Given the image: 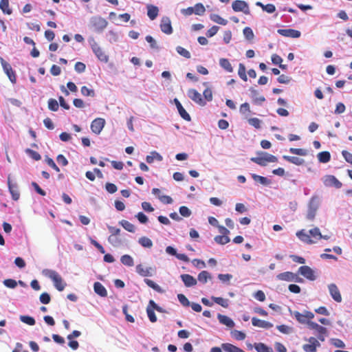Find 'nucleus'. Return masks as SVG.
Segmentation results:
<instances>
[{
  "label": "nucleus",
  "mask_w": 352,
  "mask_h": 352,
  "mask_svg": "<svg viewBox=\"0 0 352 352\" xmlns=\"http://www.w3.org/2000/svg\"><path fill=\"white\" fill-rule=\"evenodd\" d=\"M211 275L208 272L202 271L198 274L197 280L200 283L205 284L207 283L208 280L211 279Z\"/></svg>",
  "instance_id": "31"
},
{
  "label": "nucleus",
  "mask_w": 352,
  "mask_h": 352,
  "mask_svg": "<svg viewBox=\"0 0 352 352\" xmlns=\"http://www.w3.org/2000/svg\"><path fill=\"white\" fill-rule=\"evenodd\" d=\"M232 336L237 340H243L246 338V335L243 331L234 330L232 331Z\"/></svg>",
  "instance_id": "48"
},
{
  "label": "nucleus",
  "mask_w": 352,
  "mask_h": 352,
  "mask_svg": "<svg viewBox=\"0 0 352 352\" xmlns=\"http://www.w3.org/2000/svg\"><path fill=\"white\" fill-rule=\"evenodd\" d=\"M210 19L214 22H215L218 24H220V25H226L228 23L227 20L224 19L223 18H222L221 16H220L218 14H212L210 16Z\"/></svg>",
  "instance_id": "43"
},
{
  "label": "nucleus",
  "mask_w": 352,
  "mask_h": 352,
  "mask_svg": "<svg viewBox=\"0 0 352 352\" xmlns=\"http://www.w3.org/2000/svg\"><path fill=\"white\" fill-rule=\"evenodd\" d=\"M219 65L222 68H223L228 72H233V67L228 59L224 58H220Z\"/></svg>",
  "instance_id": "28"
},
{
  "label": "nucleus",
  "mask_w": 352,
  "mask_h": 352,
  "mask_svg": "<svg viewBox=\"0 0 352 352\" xmlns=\"http://www.w3.org/2000/svg\"><path fill=\"white\" fill-rule=\"evenodd\" d=\"M94 292L99 296L102 297H105L107 296V291L105 287L100 283L96 282L94 285Z\"/></svg>",
  "instance_id": "23"
},
{
  "label": "nucleus",
  "mask_w": 352,
  "mask_h": 352,
  "mask_svg": "<svg viewBox=\"0 0 352 352\" xmlns=\"http://www.w3.org/2000/svg\"><path fill=\"white\" fill-rule=\"evenodd\" d=\"M214 241L221 245H225L230 242V239L227 235H218L214 237Z\"/></svg>",
  "instance_id": "41"
},
{
  "label": "nucleus",
  "mask_w": 352,
  "mask_h": 352,
  "mask_svg": "<svg viewBox=\"0 0 352 352\" xmlns=\"http://www.w3.org/2000/svg\"><path fill=\"white\" fill-rule=\"evenodd\" d=\"M331 344L338 348H344L345 344L342 340L338 338H333L331 340Z\"/></svg>",
  "instance_id": "60"
},
{
  "label": "nucleus",
  "mask_w": 352,
  "mask_h": 352,
  "mask_svg": "<svg viewBox=\"0 0 352 352\" xmlns=\"http://www.w3.org/2000/svg\"><path fill=\"white\" fill-rule=\"evenodd\" d=\"M81 94L84 96H91L94 97L95 96V91L92 89H89L86 86H83L81 87Z\"/></svg>",
  "instance_id": "47"
},
{
  "label": "nucleus",
  "mask_w": 352,
  "mask_h": 352,
  "mask_svg": "<svg viewBox=\"0 0 352 352\" xmlns=\"http://www.w3.org/2000/svg\"><path fill=\"white\" fill-rule=\"evenodd\" d=\"M0 9L6 14H11L12 11L9 6V0H1Z\"/></svg>",
  "instance_id": "30"
},
{
  "label": "nucleus",
  "mask_w": 352,
  "mask_h": 352,
  "mask_svg": "<svg viewBox=\"0 0 352 352\" xmlns=\"http://www.w3.org/2000/svg\"><path fill=\"white\" fill-rule=\"evenodd\" d=\"M294 316L296 319L301 324H305L307 323L308 324V322L309 321H307L306 317L305 316V314H301L298 311H294Z\"/></svg>",
  "instance_id": "46"
},
{
  "label": "nucleus",
  "mask_w": 352,
  "mask_h": 352,
  "mask_svg": "<svg viewBox=\"0 0 352 352\" xmlns=\"http://www.w3.org/2000/svg\"><path fill=\"white\" fill-rule=\"evenodd\" d=\"M180 278L186 287H193L197 285V279L190 274H182Z\"/></svg>",
  "instance_id": "18"
},
{
  "label": "nucleus",
  "mask_w": 352,
  "mask_h": 352,
  "mask_svg": "<svg viewBox=\"0 0 352 352\" xmlns=\"http://www.w3.org/2000/svg\"><path fill=\"white\" fill-rule=\"evenodd\" d=\"M255 349L258 352H272V349L263 343H258L255 344Z\"/></svg>",
  "instance_id": "45"
},
{
  "label": "nucleus",
  "mask_w": 352,
  "mask_h": 352,
  "mask_svg": "<svg viewBox=\"0 0 352 352\" xmlns=\"http://www.w3.org/2000/svg\"><path fill=\"white\" fill-rule=\"evenodd\" d=\"M243 34H244V36L248 39V40H252L254 38V33H253V31L252 30L249 28V27H246L243 29Z\"/></svg>",
  "instance_id": "52"
},
{
  "label": "nucleus",
  "mask_w": 352,
  "mask_h": 352,
  "mask_svg": "<svg viewBox=\"0 0 352 352\" xmlns=\"http://www.w3.org/2000/svg\"><path fill=\"white\" fill-rule=\"evenodd\" d=\"M188 96L197 104L204 106L205 100L202 98L201 95L196 89H190L188 91Z\"/></svg>",
  "instance_id": "11"
},
{
  "label": "nucleus",
  "mask_w": 352,
  "mask_h": 352,
  "mask_svg": "<svg viewBox=\"0 0 352 352\" xmlns=\"http://www.w3.org/2000/svg\"><path fill=\"white\" fill-rule=\"evenodd\" d=\"M139 243L144 248H151L153 246L152 241L146 236L140 238Z\"/></svg>",
  "instance_id": "39"
},
{
  "label": "nucleus",
  "mask_w": 352,
  "mask_h": 352,
  "mask_svg": "<svg viewBox=\"0 0 352 352\" xmlns=\"http://www.w3.org/2000/svg\"><path fill=\"white\" fill-rule=\"evenodd\" d=\"M318 160L321 163H327L331 160V154L329 151H322L317 155Z\"/></svg>",
  "instance_id": "27"
},
{
  "label": "nucleus",
  "mask_w": 352,
  "mask_h": 352,
  "mask_svg": "<svg viewBox=\"0 0 352 352\" xmlns=\"http://www.w3.org/2000/svg\"><path fill=\"white\" fill-rule=\"evenodd\" d=\"M176 50H177V52L179 55H181V56H184V57H185L186 58H190V53L187 50H186L185 48H184V47H182L181 46H177V48H176Z\"/></svg>",
  "instance_id": "49"
},
{
  "label": "nucleus",
  "mask_w": 352,
  "mask_h": 352,
  "mask_svg": "<svg viewBox=\"0 0 352 352\" xmlns=\"http://www.w3.org/2000/svg\"><path fill=\"white\" fill-rule=\"evenodd\" d=\"M160 29L162 32L166 34H171L173 33V27L171 21L168 16H163L160 22Z\"/></svg>",
  "instance_id": "8"
},
{
  "label": "nucleus",
  "mask_w": 352,
  "mask_h": 352,
  "mask_svg": "<svg viewBox=\"0 0 352 352\" xmlns=\"http://www.w3.org/2000/svg\"><path fill=\"white\" fill-rule=\"evenodd\" d=\"M252 325L254 327H258L267 329H270L273 327L272 323L265 321V320H260L256 317H253L252 318Z\"/></svg>",
  "instance_id": "19"
},
{
  "label": "nucleus",
  "mask_w": 352,
  "mask_h": 352,
  "mask_svg": "<svg viewBox=\"0 0 352 352\" xmlns=\"http://www.w3.org/2000/svg\"><path fill=\"white\" fill-rule=\"evenodd\" d=\"M308 325L310 329H314L318 333V339L320 341H324V335L327 333V329L325 327L314 322H309Z\"/></svg>",
  "instance_id": "9"
},
{
  "label": "nucleus",
  "mask_w": 352,
  "mask_h": 352,
  "mask_svg": "<svg viewBox=\"0 0 352 352\" xmlns=\"http://www.w3.org/2000/svg\"><path fill=\"white\" fill-rule=\"evenodd\" d=\"M328 288L330 295L331 296L333 299L337 302H340L342 301V296L336 285L334 283H331L329 285Z\"/></svg>",
  "instance_id": "17"
},
{
  "label": "nucleus",
  "mask_w": 352,
  "mask_h": 352,
  "mask_svg": "<svg viewBox=\"0 0 352 352\" xmlns=\"http://www.w3.org/2000/svg\"><path fill=\"white\" fill-rule=\"evenodd\" d=\"M283 159H285L286 161H287L290 163H292V164L298 165V166L302 165L305 162L303 159L299 158L298 157H294V156L284 155Z\"/></svg>",
  "instance_id": "29"
},
{
  "label": "nucleus",
  "mask_w": 352,
  "mask_h": 352,
  "mask_svg": "<svg viewBox=\"0 0 352 352\" xmlns=\"http://www.w3.org/2000/svg\"><path fill=\"white\" fill-rule=\"evenodd\" d=\"M298 272L309 280H314L316 276L314 270L307 265H302L298 268Z\"/></svg>",
  "instance_id": "12"
},
{
  "label": "nucleus",
  "mask_w": 352,
  "mask_h": 352,
  "mask_svg": "<svg viewBox=\"0 0 352 352\" xmlns=\"http://www.w3.org/2000/svg\"><path fill=\"white\" fill-rule=\"evenodd\" d=\"M221 348L226 352H245L241 348L230 343L222 344Z\"/></svg>",
  "instance_id": "26"
},
{
  "label": "nucleus",
  "mask_w": 352,
  "mask_h": 352,
  "mask_svg": "<svg viewBox=\"0 0 352 352\" xmlns=\"http://www.w3.org/2000/svg\"><path fill=\"white\" fill-rule=\"evenodd\" d=\"M91 47L92 49V51L95 54V55L97 56L98 60H100L102 62L107 63L109 60L108 56L105 54L104 50L99 46V45L95 41H93L91 43Z\"/></svg>",
  "instance_id": "5"
},
{
  "label": "nucleus",
  "mask_w": 352,
  "mask_h": 352,
  "mask_svg": "<svg viewBox=\"0 0 352 352\" xmlns=\"http://www.w3.org/2000/svg\"><path fill=\"white\" fill-rule=\"evenodd\" d=\"M119 223L128 232H135V226L133 224L130 223L126 220H122L119 222Z\"/></svg>",
  "instance_id": "36"
},
{
  "label": "nucleus",
  "mask_w": 352,
  "mask_h": 352,
  "mask_svg": "<svg viewBox=\"0 0 352 352\" xmlns=\"http://www.w3.org/2000/svg\"><path fill=\"white\" fill-rule=\"evenodd\" d=\"M212 300L216 302L217 304L221 305V307L224 308H227L229 305L228 304V300L225 299L222 297H214L212 296Z\"/></svg>",
  "instance_id": "38"
},
{
  "label": "nucleus",
  "mask_w": 352,
  "mask_h": 352,
  "mask_svg": "<svg viewBox=\"0 0 352 352\" xmlns=\"http://www.w3.org/2000/svg\"><path fill=\"white\" fill-rule=\"evenodd\" d=\"M151 268L145 267L144 265L140 264L136 266V272L142 276H148L151 275Z\"/></svg>",
  "instance_id": "25"
},
{
  "label": "nucleus",
  "mask_w": 352,
  "mask_h": 352,
  "mask_svg": "<svg viewBox=\"0 0 352 352\" xmlns=\"http://www.w3.org/2000/svg\"><path fill=\"white\" fill-rule=\"evenodd\" d=\"M159 13V9L157 6L153 5H148L147 6V15L151 20L156 19Z\"/></svg>",
  "instance_id": "24"
},
{
  "label": "nucleus",
  "mask_w": 352,
  "mask_h": 352,
  "mask_svg": "<svg viewBox=\"0 0 352 352\" xmlns=\"http://www.w3.org/2000/svg\"><path fill=\"white\" fill-rule=\"evenodd\" d=\"M92 25L97 30H102L104 29L108 23L106 19L102 18L101 16H94L91 20Z\"/></svg>",
  "instance_id": "14"
},
{
  "label": "nucleus",
  "mask_w": 352,
  "mask_h": 352,
  "mask_svg": "<svg viewBox=\"0 0 352 352\" xmlns=\"http://www.w3.org/2000/svg\"><path fill=\"white\" fill-rule=\"evenodd\" d=\"M105 188L107 191L111 194H113L118 190L117 186L112 183H107L105 185Z\"/></svg>",
  "instance_id": "62"
},
{
  "label": "nucleus",
  "mask_w": 352,
  "mask_h": 352,
  "mask_svg": "<svg viewBox=\"0 0 352 352\" xmlns=\"http://www.w3.org/2000/svg\"><path fill=\"white\" fill-rule=\"evenodd\" d=\"M238 74L239 77L244 81L248 80L247 75H246V68L245 66L243 63H239Z\"/></svg>",
  "instance_id": "40"
},
{
  "label": "nucleus",
  "mask_w": 352,
  "mask_h": 352,
  "mask_svg": "<svg viewBox=\"0 0 352 352\" xmlns=\"http://www.w3.org/2000/svg\"><path fill=\"white\" fill-rule=\"evenodd\" d=\"M177 298L179 301V302L185 306V307H188L190 306V302L189 300H188V298L185 296V295L182 294H179L177 295Z\"/></svg>",
  "instance_id": "54"
},
{
  "label": "nucleus",
  "mask_w": 352,
  "mask_h": 352,
  "mask_svg": "<svg viewBox=\"0 0 352 352\" xmlns=\"http://www.w3.org/2000/svg\"><path fill=\"white\" fill-rule=\"evenodd\" d=\"M0 61L5 73L7 74L10 81L12 82H15L16 76L11 65L1 57H0Z\"/></svg>",
  "instance_id": "10"
},
{
  "label": "nucleus",
  "mask_w": 352,
  "mask_h": 352,
  "mask_svg": "<svg viewBox=\"0 0 352 352\" xmlns=\"http://www.w3.org/2000/svg\"><path fill=\"white\" fill-rule=\"evenodd\" d=\"M43 274L52 279L54 282V287L58 291L61 292L65 289L66 283L63 281L61 276L58 272L52 270H43Z\"/></svg>",
  "instance_id": "2"
},
{
  "label": "nucleus",
  "mask_w": 352,
  "mask_h": 352,
  "mask_svg": "<svg viewBox=\"0 0 352 352\" xmlns=\"http://www.w3.org/2000/svg\"><path fill=\"white\" fill-rule=\"evenodd\" d=\"M296 236L302 242L307 244H313L322 239V234L320 229L315 227L311 229L307 233L302 229L296 232Z\"/></svg>",
  "instance_id": "1"
},
{
  "label": "nucleus",
  "mask_w": 352,
  "mask_h": 352,
  "mask_svg": "<svg viewBox=\"0 0 352 352\" xmlns=\"http://www.w3.org/2000/svg\"><path fill=\"white\" fill-rule=\"evenodd\" d=\"M294 273L292 272H285L283 273H280L276 276V278L279 280L291 282L293 281L294 278Z\"/></svg>",
  "instance_id": "22"
},
{
  "label": "nucleus",
  "mask_w": 352,
  "mask_h": 352,
  "mask_svg": "<svg viewBox=\"0 0 352 352\" xmlns=\"http://www.w3.org/2000/svg\"><path fill=\"white\" fill-rule=\"evenodd\" d=\"M26 153H28L30 156L34 160L38 161L40 160L41 158V155L38 152L30 148L26 149Z\"/></svg>",
  "instance_id": "53"
},
{
  "label": "nucleus",
  "mask_w": 352,
  "mask_h": 352,
  "mask_svg": "<svg viewBox=\"0 0 352 352\" xmlns=\"http://www.w3.org/2000/svg\"><path fill=\"white\" fill-rule=\"evenodd\" d=\"M232 7L235 12H243L246 14L250 13L248 4L244 1L236 0L232 2Z\"/></svg>",
  "instance_id": "6"
},
{
  "label": "nucleus",
  "mask_w": 352,
  "mask_h": 352,
  "mask_svg": "<svg viewBox=\"0 0 352 352\" xmlns=\"http://www.w3.org/2000/svg\"><path fill=\"white\" fill-rule=\"evenodd\" d=\"M144 282L148 286L150 287L151 288H152L153 289H154L155 291L159 292V293H163L164 292V290L161 288L160 286H159L157 284H156L154 281H153L151 279H148V278H146L144 279Z\"/></svg>",
  "instance_id": "34"
},
{
  "label": "nucleus",
  "mask_w": 352,
  "mask_h": 352,
  "mask_svg": "<svg viewBox=\"0 0 352 352\" xmlns=\"http://www.w3.org/2000/svg\"><path fill=\"white\" fill-rule=\"evenodd\" d=\"M258 157H254L250 160L260 166H265L269 162H277L276 156L265 152L258 153Z\"/></svg>",
  "instance_id": "3"
},
{
  "label": "nucleus",
  "mask_w": 352,
  "mask_h": 352,
  "mask_svg": "<svg viewBox=\"0 0 352 352\" xmlns=\"http://www.w3.org/2000/svg\"><path fill=\"white\" fill-rule=\"evenodd\" d=\"M179 213L184 217H188L191 214V211L186 206H182L179 209Z\"/></svg>",
  "instance_id": "56"
},
{
  "label": "nucleus",
  "mask_w": 352,
  "mask_h": 352,
  "mask_svg": "<svg viewBox=\"0 0 352 352\" xmlns=\"http://www.w3.org/2000/svg\"><path fill=\"white\" fill-rule=\"evenodd\" d=\"M39 298L40 301L45 305L50 303L51 300L50 294L46 292L42 293Z\"/></svg>",
  "instance_id": "59"
},
{
  "label": "nucleus",
  "mask_w": 352,
  "mask_h": 352,
  "mask_svg": "<svg viewBox=\"0 0 352 352\" xmlns=\"http://www.w3.org/2000/svg\"><path fill=\"white\" fill-rule=\"evenodd\" d=\"M48 108L53 111H56L58 109V103L56 100L51 98L48 100Z\"/></svg>",
  "instance_id": "50"
},
{
  "label": "nucleus",
  "mask_w": 352,
  "mask_h": 352,
  "mask_svg": "<svg viewBox=\"0 0 352 352\" xmlns=\"http://www.w3.org/2000/svg\"><path fill=\"white\" fill-rule=\"evenodd\" d=\"M156 159L158 161L162 160V157L156 151H153L151 153L150 155H147L146 157V161L148 164H151L153 162L154 160Z\"/></svg>",
  "instance_id": "35"
},
{
  "label": "nucleus",
  "mask_w": 352,
  "mask_h": 352,
  "mask_svg": "<svg viewBox=\"0 0 352 352\" xmlns=\"http://www.w3.org/2000/svg\"><path fill=\"white\" fill-rule=\"evenodd\" d=\"M105 124V120L103 118H98L94 120L91 123V130L95 134H100Z\"/></svg>",
  "instance_id": "7"
},
{
  "label": "nucleus",
  "mask_w": 352,
  "mask_h": 352,
  "mask_svg": "<svg viewBox=\"0 0 352 352\" xmlns=\"http://www.w3.org/2000/svg\"><path fill=\"white\" fill-rule=\"evenodd\" d=\"M174 102H175V105L177 107V109L178 110V112H179L180 116L184 120H185L186 121H190V116L187 113V111L185 110V109L183 107V106L182 105L180 102L177 98H175L174 99Z\"/></svg>",
  "instance_id": "20"
},
{
  "label": "nucleus",
  "mask_w": 352,
  "mask_h": 352,
  "mask_svg": "<svg viewBox=\"0 0 352 352\" xmlns=\"http://www.w3.org/2000/svg\"><path fill=\"white\" fill-rule=\"evenodd\" d=\"M8 186L12 199L14 201H17L20 197L19 188L16 183H12L11 182L10 176L8 178Z\"/></svg>",
  "instance_id": "15"
},
{
  "label": "nucleus",
  "mask_w": 352,
  "mask_h": 352,
  "mask_svg": "<svg viewBox=\"0 0 352 352\" xmlns=\"http://www.w3.org/2000/svg\"><path fill=\"white\" fill-rule=\"evenodd\" d=\"M146 312L150 321L151 322H155L157 321V317L153 311V309L152 307L150 308V306H148L146 309Z\"/></svg>",
  "instance_id": "51"
},
{
  "label": "nucleus",
  "mask_w": 352,
  "mask_h": 352,
  "mask_svg": "<svg viewBox=\"0 0 352 352\" xmlns=\"http://www.w3.org/2000/svg\"><path fill=\"white\" fill-rule=\"evenodd\" d=\"M219 321L220 323L226 325L229 328H232L234 327V321L227 316L219 314L217 316Z\"/></svg>",
  "instance_id": "21"
},
{
  "label": "nucleus",
  "mask_w": 352,
  "mask_h": 352,
  "mask_svg": "<svg viewBox=\"0 0 352 352\" xmlns=\"http://www.w3.org/2000/svg\"><path fill=\"white\" fill-rule=\"evenodd\" d=\"M20 320L30 326H33L36 323L34 318L29 316H21Z\"/></svg>",
  "instance_id": "44"
},
{
  "label": "nucleus",
  "mask_w": 352,
  "mask_h": 352,
  "mask_svg": "<svg viewBox=\"0 0 352 352\" xmlns=\"http://www.w3.org/2000/svg\"><path fill=\"white\" fill-rule=\"evenodd\" d=\"M108 241L114 247H118L122 243V240L120 236L109 235Z\"/></svg>",
  "instance_id": "32"
},
{
  "label": "nucleus",
  "mask_w": 352,
  "mask_h": 352,
  "mask_svg": "<svg viewBox=\"0 0 352 352\" xmlns=\"http://www.w3.org/2000/svg\"><path fill=\"white\" fill-rule=\"evenodd\" d=\"M317 347L318 346L306 344L302 346V349L305 352H316Z\"/></svg>",
  "instance_id": "61"
},
{
  "label": "nucleus",
  "mask_w": 352,
  "mask_h": 352,
  "mask_svg": "<svg viewBox=\"0 0 352 352\" xmlns=\"http://www.w3.org/2000/svg\"><path fill=\"white\" fill-rule=\"evenodd\" d=\"M86 68L85 65L82 62H77L75 64L74 69L78 73H82L85 72Z\"/></svg>",
  "instance_id": "64"
},
{
  "label": "nucleus",
  "mask_w": 352,
  "mask_h": 352,
  "mask_svg": "<svg viewBox=\"0 0 352 352\" xmlns=\"http://www.w3.org/2000/svg\"><path fill=\"white\" fill-rule=\"evenodd\" d=\"M289 152L292 154H295V155H301V156H305L307 155V151L306 150L303 149V148H289Z\"/></svg>",
  "instance_id": "55"
},
{
  "label": "nucleus",
  "mask_w": 352,
  "mask_h": 352,
  "mask_svg": "<svg viewBox=\"0 0 352 352\" xmlns=\"http://www.w3.org/2000/svg\"><path fill=\"white\" fill-rule=\"evenodd\" d=\"M324 184L326 186H334L336 188H340L342 184L334 175H326L323 179Z\"/></svg>",
  "instance_id": "13"
},
{
  "label": "nucleus",
  "mask_w": 352,
  "mask_h": 352,
  "mask_svg": "<svg viewBox=\"0 0 352 352\" xmlns=\"http://www.w3.org/2000/svg\"><path fill=\"white\" fill-rule=\"evenodd\" d=\"M277 32L283 36L290 38H299L300 36V32L294 29H278Z\"/></svg>",
  "instance_id": "16"
},
{
  "label": "nucleus",
  "mask_w": 352,
  "mask_h": 352,
  "mask_svg": "<svg viewBox=\"0 0 352 352\" xmlns=\"http://www.w3.org/2000/svg\"><path fill=\"white\" fill-rule=\"evenodd\" d=\"M3 284L6 287H7L8 288H12V289L16 287L17 285L16 281L15 280L11 279V278L4 280Z\"/></svg>",
  "instance_id": "57"
},
{
  "label": "nucleus",
  "mask_w": 352,
  "mask_h": 352,
  "mask_svg": "<svg viewBox=\"0 0 352 352\" xmlns=\"http://www.w3.org/2000/svg\"><path fill=\"white\" fill-rule=\"evenodd\" d=\"M252 177L255 182H259L263 185H268L270 183V180L263 176L252 174Z\"/></svg>",
  "instance_id": "37"
},
{
  "label": "nucleus",
  "mask_w": 352,
  "mask_h": 352,
  "mask_svg": "<svg viewBox=\"0 0 352 352\" xmlns=\"http://www.w3.org/2000/svg\"><path fill=\"white\" fill-rule=\"evenodd\" d=\"M318 198L317 197H313L309 202L308 211L306 215L307 219L310 221H312L316 214V211L318 208Z\"/></svg>",
  "instance_id": "4"
},
{
  "label": "nucleus",
  "mask_w": 352,
  "mask_h": 352,
  "mask_svg": "<svg viewBox=\"0 0 352 352\" xmlns=\"http://www.w3.org/2000/svg\"><path fill=\"white\" fill-rule=\"evenodd\" d=\"M56 161L58 164H61L63 166H65L68 164V160L62 154H60L57 156Z\"/></svg>",
  "instance_id": "63"
},
{
  "label": "nucleus",
  "mask_w": 352,
  "mask_h": 352,
  "mask_svg": "<svg viewBox=\"0 0 352 352\" xmlns=\"http://www.w3.org/2000/svg\"><path fill=\"white\" fill-rule=\"evenodd\" d=\"M194 14L197 15H203L206 11L205 7L201 3H196L194 7Z\"/></svg>",
  "instance_id": "42"
},
{
  "label": "nucleus",
  "mask_w": 352,
  "mask_h": 352,
  "mask_svg": "<svg viewBox=\"0 0 352 352\" xmlns=\"http://www.w3.org/2000/svg\"><path fill=\"white\" fill-rule=\"evenodd\" d=\"M248 123L256 129L261 128V120L257 118L248 119Z\"/></svg>",
  "instance_id": "58"
},
{
  "label": "nucleus",
  "mask_w": 352,
  "mask_h": 352,
  "mask_svg": "<svg viewBox=\"0 0 352 352\" xmlns=\"http://www.w3.org/2000/svg\"><path fill=\"white\" fill-rule=\"evenodd\" d=\"M120 261L123 265L126 266L131 267L134 265L133 258L128 254L122 256L120 258Z\"/></svg>",
  "instance_id": "33"
}]
</instances>
